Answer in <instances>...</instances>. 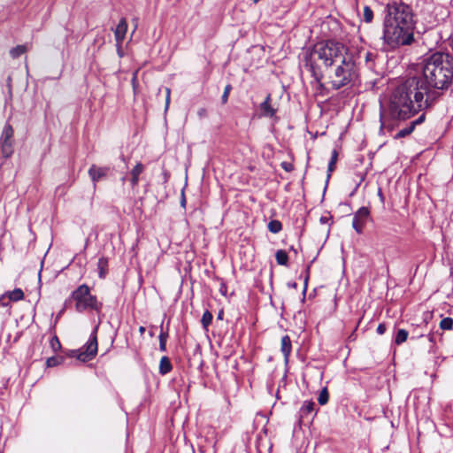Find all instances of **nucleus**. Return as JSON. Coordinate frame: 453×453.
<instances>
[{
    "label": "nucleus",
    "instance_id": "38",
    "mask_svg": "<svg viewBox=\"0 0 453 453\" xmlns=\"http://www.w3.org/2000/svg\"><path fill=\"white\" fill-rule=\"evenodd\" d=\"M144 332H145V327H144V326H140V327H139V333H140V334H141V335H142V334H144Z\"/></svg>",
    "mask_w": 453,
    "mask_h": 453
},
{
    "label": "nucleus",
    "instance_id": "45",
    "mask_svg": "<svg viewBox=\"0 0 453 453\" xmlns=\"http://www.w3.org/2000/svg\"><path fill=\"white\" fill-rule=\"evenodd\" d=\"M254 4L258 3L260 0H252Z\"/></svg>",
    "mask_w": 453,
    "mask_h": 453
},
{
    "label": "nucleus",
    "instance_id": "4",
    "mask_svg": "<svg viewBox=\"0 0 453 453\" xmlns=\"http://www.w3.org/2000/svg\"><path fill=\"white\" fill-rule=\"evenodd\" d=\"M384 23L400 24L415 27L414 14L410 5L402 2L388 4Z\"/></svg>",
    "mask_w": 453,
    "mask_h": 453
},
{
    "label": "nucleus",
    "instance_id": "29",
    "mask_svg": "<svg viewBox=\"0 0 453 453\" xmlns=\"http://www.w3.org/2000/svg\"><path fill=\"white\" fill-rule=\"evenodd\" d=\"M50 345L54 352L58 351L61 349V343L57 335H53L50 341Z\"/></svg>",
    "mask_w": 453,
    "mask_h": 453
},
{
    "label": "nucleus",
    "instance_id": "25",
    "mask_svg": "<svg viewBox=\"0 0 453 453\" xmlns=\"http://www.w3.org/2000/svg\"><path fill=\"white\" fill-rule=\"evenodd\" d=\"M441 330H451L453 328V319L450 317L444 318L440 322Z\"/></svg>",
    "mask_w": 453,
    "mask_h": 453
},
{
    "label": "nucleus",
    "instance_id": "46",
    "mask_svg": "<svg viewBox=\"0 0 453 453\" xmlns=\"http://www.w3.org/2000/svg\"><path fill=\"white\" fill-rule=\"evenodd\" d=\"M150 335L152 337L154 335L153 332H150Z\"/></svg>",
    "mask_w": 453,
    "mask_h": 453
},
{
    "label": "nucleus",
    "instance_id": "30",
    "mask_svg": "<svg viewBox=\"0 0 453 453\" xmlns=\"http://www.w3.org/2000/svg\"><path fill=\"white\" fill-rule=\"evenodd\" d=\"M233 87L231 84H227L225 88H224V92H223V95L221 96V103L222 104H226L228 101V96H229V94L232 90Z\"/></svg>",
    "mask_w": 453,
    "mask_h": 453
},
{
    "label": "nucleus",
    "instance_id": "1",
    "mask_svg": "<svg viewBox=\"0 0 453 453\" xmlns=\"http://www.w3.org/2000/svg\"><path fill=\"white\" fill-rule=\"evenodd\" d=\"M453 83V56L435 52L423 61L422 75L410 77L392 92L387 106L380 107V128L392 129L393 120H405L431 110L442 91Z\"/></svg>",
    "mask_w": 453,
    "mask_h": 453
},
{
    "label": "nucleus",
    "instance_id": "21",
    "mask_svg": "<svg viewBox=\"0 0 453 453\" xmlns=\"http://www.w3.org/2000/svg\"><path fill=\"white\" fill-rule=\"evenodd\" d=\"M409 333L405 329H399L395 337V343L401 345L405 342L408 339Z\"/></svg>",
    "mask_w": 453,
    "mask_h": 453
},
{
    "label": "nucleus",
    "instance_id": "15",
    "mask_svg": "<svg viewBox=\"0 0 453 453\" xmlns=\"http://www.w3.org/2000/svg\"><path fill=\"white\" fill-rule=\"evenodd\" d=\"M172 370L173 365L170 358L166 356L162 357L159 363V373L161 375H165L169 373Z\"/></svg>",
    "mask_w": 453,
    "mask_h": 453
},
{
    "label": "nucleus",
    "instance_id": "3",
    "mask_svg": "<svg viewBox=\"0 0 453 453\" xmlns=\"http://www.w3.org/2000/svg\"><path fill=\"white\" fill-rule=\"evenodd\" d=\"M414 28L400 24L384 23V43L392 49L402 45H410L414 41Z\"/></svg>",
    "mask_w": 453,
    "mask_h": 453
},
{
    "label": "nucleus",
    "instance_id": "28",
    "mask_svg": "<svg viewBox=\"0 0 453 453\" xmlns=\"http://www.w3.org/2000/svg\"><path fill=\"white\" fill-rule=\"evenodd\" d=\"M363 19L366 23H371L373 19V12L369 6H365Z\"/></svg>",
    "mask_w": 453,
    "mask_h": 453
},
{
    "label": "nucleus",
    "instance_id": "37",
    "mask_svg": "<svg viewBox=\"0 0 453 453\" xmlns=\"http://www.w3.org/2000/svg\"><path fill=\"white\" fill-rule=\"evenodd\" d=\"M373 57H374V55L372 52L367 51L365 53V61L366 62L372 61Z\"/></svg>",
    "mask_w": 453,
    "mask_h": 453
},
{
    "label": "nucleus",
    "instance_id": "27",
    "mask_svg": "<svg viewBox=\"0 0 453 453\" xmlns=\"http://www.w3.org/2000/svg\"><path fill=\"white\" fill-rule=\"evenodd\" d=\"M329 394L326 388H323L318 397V402L319 404L324 405L328 402Z\"/></svg>",
    "mask_w": 453,
    "mask_h": 453
},
{
    "label": "nucleus",
    "instance_id": "44",
    "mask_svg": "<svg viewBox=\"0 0 453 453\" xmlns=\"http://www.w3.org/2000/svg\"><path fill=\"white\" fill-rule=\"evenodd\" d=\"M326 218H324V217H322V218L320 219V221H321V222H326Z\"/></svg>",
    "mask_w": 453,
    "mask_h": 453
},
{
    "label": "nucleus",
    "instance_id": "22",
    "mask_svg": "<svg viewBox=\"0 0 453 453\" xmlns=\"http://www.w3.org/2000/svg\"><path fill=\"white\" fill-rule=\"evenodd\" d=\"M268 229L270 232H272L273 234H277L281 231L282 224L280 221H279L277 219L271 220L268 223Z\"/></svg>",
    "mask_w": 453,
    "mask_h": 453
},
{
    "label": "nucleus",
    "instance_id": "17",
    "mask_svg": "<svg viewBox=\"0 0 453 453\" xmlns=\"http://www.w3.org/2000/svg\"><path fill=\"white\" fill-rule=\"evenodd\" d=\"M315 410V403L312 401H305L300 410L301 418H307L311 415Z\"/></svg>",
    "mask_w": 453,
    "mask_h": 453
},
{
    "label": "nucleus",
    "instance_id": "35",
    "mask_svg": "<svg viewBox=\"0 0 453 453\" xmlns=\"http://www.w3.org/2000/svg\"><path fill=\"white\" fill-rule=\"evenodd\" d=\"M387 330V326H386V324L385 323H380L379 324L378 327H377V333L379 334H383Z\"/></svg>",
    "mask_w": 453,
    "mask_h": 453
},
{
    "label": "nucleus",
    "instance_id": "42",
    "mask_svg": "<svg viewBox=\"0 0 453 453\" xmlns=\"http://www.w3.org/2000/svg\"><path fill=\"white\" fill-rule=\"evenodd\" d=\"M308 278H309V276L307 275L305 281H304V291L306 290V288H307Z\"/></svg>",
    "mask_w": 453,
    "mask_h": 453
},
{
    "label": "nucleus",
    "instance_id": "16",
    "mask_svg": "<svg viewBox=\"0 0 453 453\" xmlns=\"http://www.w3.org/2000/svg\"><path fill=\"white\" fill-rule=\"evenodd\" d=\"M97 269L99 278L104 279L108 273V259L106 257H102L98 259Z\"/></svg>",
    "mask_w": 453,
    "mask_h": 453
},
{
    "label": "nucleus",
    "instance_id": "31",
    "mask_svg": "<svg viewBox=\"0 0 453 453\" xmlns=\"http://www.w3.org/2000/svg\"><path fill=\"white\" fill-rule=\"evenodd\" d=\"M61 359H62L61 357H49L46 361V365L48 367L57 366L58 365L60 364Z\"/></svg>",
    "mask_w": 453,
    "mask_h": 453
},
{
    "label": "nucleus",
    "instance_id": "10",
    "mask_svg": "<svg viewBox=\"0 0 453 453\" xmlns=\"http://www.w3.org/2000/svg\"><path fill=\"white\" fill-rule=\"evenodd\" d=\"M127 31V22L126 18H121L119 24L116 27L114 31V36L116 41L117 47L120 48L123 41L126 37V34Z\"/></svg>",
    "mask_w": 453,
    "mask_h": 453
},
{
    "label": "nucleus",
    "instance_id": "39",
    "mask_svg": "<svg viewBox=\"0 0 453 453\" xmlns=\"http://www.w3.org/2000/svg\"><path fill=\"white\" fill-rule=\"evenodd\" d=\"M427 338H428V340H429L431 342H434V334H429L427 335Z\"/></svg>",
    "mask_w": 453,
    "mask_h": 453
},
{
    "label": "nucleus",
    "instance_id": "36",
    "mask_svg": "<svg viewBox=\"0 0 453 453\" xmlns=\"http://www.w3.org/2000/svg\"><path fill=\"white\" fill-rule=\"evenodd\" d=\"M165 92H166L165 105L167 108L170 104L171 89L169 88H166Z\"/></svg>",
    "mask_w": 453,
    "mask_h": 453
},
{
    "label": "nucleus",
    "instance_id": "43",
    "mask_svg": "<svg viewBox=\"0 0 453 453\" xmlns=\"http://www.w3.org/2000/svg\"><path fill=\"white\" fill-rule=\"evenodd\" d=\"M349 338L355 340V334H354V332L349 335Z\"/></svg>",
    "mask_w": 453,
    "mask_h": 453
},
{
    "label": "nucleus",
    "instance_id": "41",
    "mask_svg": "<svg viewBox=\"0 0 453 453\" xmlns=\"http://www.w3.org/2000/svg\"><path fill=\"white\" fill-rule=\"evenodd\" d=\"M133 20L135 22L134 28V31H133V33H134L135 31V29L137 28V27H138V24H137L138 19L135 18Z\"/></svg>",
    "mask_w": 453,
    "mask_h": 453
},
{
    "label": "nucleus",
    "instance_id": "14",
    "mask_svg": "<svg viewBox=\"0 0 453 453\" xmlns=\"http://www.w3.org/2000/svg\"><path fill=\"white\" fill-rule=\"evenodd\" d=\"M144 171V166L141 162H138L131 171V185L133 188L138 186L139 176Z\"/></svg>",
    "mask_w": 453,
    "mask_h": 453
},
{
    "label": "nucleus",
    "instance_id": "26",
    "mask_svg": "<svg viewBox=\"0 0 453 453\" xmlns=\"http://www.w3.org/2000/svg\"><path fill=\"white\" fill-rule=\"evenodd\" d=\"M414 129H415V127H413V125H411V123H410V125L408 127H406L405 128L401 129L395 134V138L399 139V138L405 137V136L411 134L414 131Z\"/></svg>",
    "mask_w": 453,
    "mask_h": 453
},
{
    "label": "nucleus",
    "instance_id": "2",
    "mask_svg": "<svg viewBox=\"0 0 453 453\" xmlns=\"http://www.w3.org/2000/svg\"><path fill=\"white\" fill-rule=\"evenodd\" d=\"M303 66L311 73L319 89L325 88L323 79L333 90L351 85L357 77L354 58L342 43L327 40L314 44L303 52Z\"/></svg>",
    "mask_w": 453,
    "mask_h": 453
},
{
    "label": "nucleus",
    "instance_id": "8",
    "mask_svg": "<svg viewBox=\"0 0 453 453\" xmlns=\"http://www.w3.org/2000/svg\"><path fill=\"white\" fill-rule=\"evenodd\" d=\"M370 210L368 207L363 206L355 213L352 220V227L357 234H362L364 228L370 219Z\"/></svg>",
    "mask_w": 453,
    "mask_h": 453
},
{
    "label": "nucleus",
    "instance_id": "13",
    "mask_svg": "<svg viewBox=\"0 0 453 453\" xmlns=\"http://www.w3.org/2000/svg\"><path fill=\"white\" fill-rule=\"evenodd\" d=\"M280 350L284 356L285 362H288L292 351V342L290 337L287 334L281 338Z\"/></svg>",
    "mask_w": 453,
    "mask_h": 453
},
{
    "label": "nucleus",
    "instance_id": "7",
    "mask_svg": "<svg viewBox=\"0 0 453 453\" xmlns=\"http://www.w3.org/2000/svg\"><path fill=\"white\" fill-rule=\"evenodd\" d=\"M97 331L98 326H96L93 329L88 341L81 349L80 353L77 355V358L82 362L92 360L97 354L98 343H97Z\"/></svg>",
    "mask_w": 453,
    "mask_h": 453
},
{
    "label": "nucleus",
    "instance_id": "12",
    "mask_svg": "<svg viewBox=\"0 0 453 453\" xmlns=\"http://www.w3.org/2000/svg\"><path fill=\"white\" fill-rule=\"evenodd\" d=\"M8 297L9 301L18 302L24 299L25 295L21 288H15L12 291H9L0 296V302H2L3 306L8 305V303H4V300L5 297Z\"/></svg>",
    "mask_w": 453,
    "mask_h": 453
},
{
    "label": "nucleus",
    "instance_id": "5",
    "mask_svg": "<svg viewBox=\"0 0 453 453\" xmlns=\"http://www.w3.org/2000/svg\"><path fill=\"white\" fill-rule=\"evenodd\" d=\"M70 300L75 303V310L78 312H84L88 309L99 312L103 308V303L98 302L96 296L91 295L90 288L87 284H81L73 290Z\"/></svg>",
    "mask_w": 453,
    "mask_h": 453
},
{
    "label": "nucleus",
    "instance_id": "32",
    "mask_svg": "<svg viewBox=\"0 0 453 453\" xmlns=\"http://www.w3.org/2000/svg\"><path fill=\"white\" fill-rule=\"evenodd\" d=\"M426 111H418V113L422 112V114L417 119H415L414 121L411 122V125H413L414 127H416L417 125H419V124H421V123H423L425 121V119H426Z\"/></svg>",
    "mask_w": 453,
    "mask_h": 453
},
{
    "label": "nucleus",
    "instance_id": "34",
    "mask_svg": "<svg viewBox=\"0 0 453 453\" xmlns=\"http://www.w3.org/2000/svg\"><path fill=\"white\" fill-rule=\"evenodd\" d=\"M219 292L224 296H226L227 294V286L223 280H220Z\"/></svg>",
    "mask_w": 453,
    "mask_h": 453
},
{
    "label": "nucleus",
    "instance_id": "40",
    "mask_svg": "<svg viewBox=\"0 0 453 453\" xmlns=\"http://www.w3.org/2000/svg\"><path fill=\"white\" fill-rule=\"evenodd\" d=\"M449 44L451 46V49L453 50V34L451 35L450 38H449Z\"/></svg>",
    "mask_w": 453,
    "mask_h": 453
},
{
    "label": "nucleus",
    "instance_id": "23",
    "mask_svg": "<svg viewBox=\"0 0 453 453\" xmlns=\"http://www.w3.org/2000/svg\"><path fill=\"white\" fill-rule=\"evenodd\" d=\"M212 314L209 311H205L202 316L201 323L203 326L207 329V327L211 324L212 322Z\"/></svg>",
    "mask_w": 453,
    "mask_h": 453
},
{
    "label": "nucleus",
    "instance_id": "24",
    "mask_svg": "<svg viewBox=\"0 0 453 453\" xmlns=\"http://www.w3.org/2000/svg\"><path fill=\"white\" fill-rule=\"evenodd\" d=\"M338 158V152L336 150H334L332 151L331 159L328 163V176H330L331 173L334 170L335 165Z\"/></svg>",
    "mask_w": 453,
    "mask_h": 453
},
{
    "label": "nucleus",
    "instance_id": "9",
    "mask_svg": "<svg viewBox=\"0 0 453 453\" xmlns=\"http://www.w3.org/2000/svg\"><path fill=\"white\" fill-rule=\"evenodd\" d=\"M110 172L111 168L109 166H97L96 165H92L89 167L88 173L93 182L95 189L96 188V183L99 180L107 178Z\"/></svg>",
    "mask_w": 453,
    "mask_h": 453
},
{
    "label": "nucleus",
    "instance_id": "33",
    "mask_svg": "<svg viewBox=\"0 0 453 453\" xmlns=\"http://www.w3.org/2000/svg\"><path fill=\"white\" fill-rule=\"evenodd\" d=\"M280 166L288 173H290L294 170V165L292 163L289 162H282L280 164Z\"/></svg>",
    "mask_w": 453,
    "mask_h": 453
},
{
    "label": "nucleus",
    "instance_id": "19",
    "mask_svg": "<svg viewBox=\"0 0 453 453\" xmlns=\"http://www.w3.org/2000/svg\"><path fill=\"white\" fill-rule=\"evenodd\" d=\"M160 328H161V331H160V334H159V336H158V338H159V349L164 352V351L166 350V342H167V339L169 337V334H168L167 330L166 331L163 330V323L161 324Z\"/></svg>",
    "mask_w": 453,
    "mask_h": 453
},
{
    "label": "nucleus",
    "instance_id": "18",
    "mask_svg": "<svg viewBox=\"0 0 453 453\" xmlns=\"http://www.w3.org/2000/svg\"><path fill=\"white\" fill-rule=\"evenodd\" d=\"M275 259L280 265L287 266L288 264V255L283 250H279L276 251Z\"/></svg>",
    "mask_w": 453,
    "mask_h": 453
},
{
    "label": "nucleus",
    "instance_id": "20",
    "mask_svg": "<svg viewBox=\"0 0 453 453\" xmlns=\"http://www.w3.org/2000/svg\"><path fill=\"white\" fill-rule=\"evenodd\" d=\"M28 48L27 45H17L10 50V55L12 58H18L27 51Z\"/></svg>",
    "mask_w": 453,
    "mask_h": 453
},
{
    "label": "nucleus",
    "instance_id": "11",
    "mask_svg": "<svg viewBox=\"0 0 453 453\" xmlns=\"http://www.w3.org/2000/svg\"><path fill=\"white\" fill-rule=\"evenodd\" d=\"M259 110L263 117L273 118L277 110L272 104V96L268 94L263 103L259 105Z\"/></svg>",
    "mask_w": 453,
    "mask_h": 453
},
{
    "label": "nucleus",
    "instance_id": "6",
    "mask_svg": "<svg viewBox=\"0 0 453 453\" xmlns=\"http://www.w3.org/2000/svg\"><path fill=\"white\" fill-rule=\"evenodd\" d=\"M14 130L13 127L6 123L3 128L0 136V153L4 158L12 157L14 152Z\"/></svg>",
    "mask_w": 453,
    "mask_h": 453
}]
</instances>
